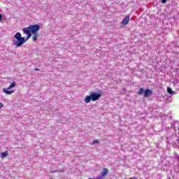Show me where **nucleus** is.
Masks as SVG:
<instances>
[{
	"label": "nucleus",
	"instance_id": "1",
	"mask_svg": "<svg viewBox=\"0 0 179 179\" xmlns=\"http://www.w3.org/2000/svg\"><path fill=\"white\" fill-rule=\"evenodd\" d=\"M38 30H40L39 24L30 25L29 27L23 28V34H26L27 38H24V37H22V34H20V32H17L14 36L17 41L13 43V45H16V47H22V45H23V44L26 43L30 37H31V34H36Z\"/></svg>",
	"mask_w": 179,
	"mask_h": 179
},
{
	"label": "nucleus",
	"instance_id": "2",
	"mask_svg": "<svg viewBox=\"0 0 179 179\" xmlns=\"http://www.w3.org/2000/svg\"><path fill=\"white\" fill-rule=\"evenodd\" d=\"M101 97V94L100 93H96V92H91L90 96H86L84 101L86 103V104H88V103L92 100V101H96L99 100Z\"/></svg>",
	"mask_w": 179,
	"mask_h": 179
},
{
	"label": "nucleus",
	"instance_id": "3",
	"mask_svg": "<svg viewBox=\"0 0 179 179\" xmlns=\"http://www.w3.org/2000/svg\"><path fill=\"white\" fill-rule=\"evenodd\" d=\"M152 93L153 92H152L151 90L147 89L144 92V97H150V96H152Z\"/></svg>",
	"mask_w": 179,
	"mask_h": 179
},
{
	"label": "nucleus",
	"instance_id": "4",
	"mask_svg": "<svg viewBox=\"0 0 179 179\" xmlns=\"http://www.w3.org/2000/svg\"><path fill=\"white\" fill-rule=\"evenodd\" d=\"M128 23H129V15L126 16L122 22V24H123V26H127V24H128Z\"/></svg>",
	"mask_w": 179,
	"mask_h": 179
},
{
	"label": "nucleus",
	"instance_id": "5",
	"mask_svg": "<svg viewBox=\"0 0 179 179\" xmlns=\"http://www.w3.org/2000/svg\"><path fill=\"white\" fill-rule=\"evenodd\" d=\"M108 173V169L107 168H103L101 176L102 177H106V176H107Z\"/></svg>",
	"mask_w": 179,
	"mask_h": 179
},
{
	"label": "nucleus",
	"instance_id": "6",
	"mask_svg": "<svg viewBox=\"0 0 179 179\" xmlns=\"http://www.w3.org/2000/svg\"><path fill=\"white\" fill-rule=\"evenodd\" d=\"M3 93H5L6 94H12L13 93H15V90L10 91V90H8L6 89H3Z\"/></svg>",
	"mask_w": 179,
	"mask_h": 179
},
{
	"label": "nucleus",
	"instance_id": "7",
	"mask_svg": "<svg viewBox=\"0 0 179 179\" xmlns=\"http://www.w3.org/2000/svg\"><path fill=\"white\" fill-rule=\"evenodd\" d=\"M9 154L8 153V151H6L4 152L1 153V159H5V157H8V155Z\"/></svg>",
	"mask_w": 179,
	"mask_h": 179
},
{
	"label": "nucleus",
	"instance_id": "8",
	"mask_svg": "<svg viewBox=\"0 0 179 179\" xmlns=\"http://www.w3.org/2000/svg\"><path fill=\"white\" fill-rule=\"evenodd\" d=\"M15 86H16V83H15V82H13V83L10 85V86L8 87V90H9L13 88V87H15Z\"/></svg>",
	"mask_w": 179,
	"mask_h": 179
},
{
	"label": "nucleus",
	"instance_id": "9",
	"mask_svg": "<svg viewBox=\"0 0 179 179\" xmlns=\"http://www.w3.org/2000/svg\"><path fill=\"white\" fill-rule=\"evenodd\" d=\"M144 92H145V90H143V88H140L138 90V94H139V96H142Z\"/></svg>",
	"mask_w": 179,
	"mask_h": 179
},
{
	"label": "nucleus",
	"instance_id": "10",
	"mask_svg": "<svg viewBox=\"0 0 179 179\" xmlns=\"http://www.w3.org/2000/svg\"><path fill=\"white\" fill-rule=\"evenodd\" d=\"M38 35H37V33L34 34V36L32 38L33 41H37V37Z\"/></svg>",
	"mask_w": 179,
	"mask_h": 179
},
{
	"label": "nucleus",
	"instance_id": "11",
	"mask_svg": "<svg viewBox=\"0 0 179 179\" xmlns=\"http://www.w3.org/2000/svg\"><path fill=\"white\" fill-rule=\"evenodd\" d=\"M167 92H168V93H169V94H171V93H173V90H171V88H170V87H168Z\"/></svg>",
	"mask_w": 179,
	"mask_h": 179
},
{
	"label": "nucleus",
	"instance_id": "12",
	"mask_svg": "<svg viewBox=\"0 0 179 179\" xmlns=\"http://www.w3.org/2000/svg\"><path fill=\"white\" fill-rule=\"evenodd\" d=\"M95 179H104V177L101 175V176H99L96 178Z\"/></svg>",
	"mask_w": 179,
	"mask_h": 179
},
{
	"label": "nucleus",
	"instance_id": "13",
	"mask_svg": "<svg viewBox=\"0 0 179 179\" xmlns=\"http://www.w3.org/2000/svg\"><path fill=\"white\" fill-rule=\"evenodd\" d=\"M99 141L98 140H94L92 141V143L94 144V143H99Z\"/></svg>",
	"mask_w": 179,
	"mask_h": 179
},
{
	"label": "nucleus",
	"instance_id": "14",
	"mask_svg": "<svg viewBox=\"0 0 179 179\" xmlns=\"http://www.w3.org/2000/svg\"><path fill=\"white\" fill-rule=\"evenodd\" d=\"M161 2L162 3H166V2H167V0H162Z\"/></svg>",
	"mask_w": 179,
	"mask_h": 179
},
{
	"label": "nucleus",
	"instance_id": "15",
	"mask_svg": "<svg viewBox=\"0 0 179 179\" xmlns=\"http://www.w3.org/2000/svg\"><path fill=\"white\" fill-rule=\"evenodd\" d=\"M2 107H3V103H0V108H2Z\"/></svg>",
	"mask_w": 179,
	"mask_h": 179
},
{
	"label": "nucleus",
	"instance_id": "16",
	"mask_svg": "<svg viewBox=\"0 0 179 179\" xmlns=\"http://www.w3.org/2000/svg\"><path fill=\"white\" fill-rule=\"evenodd\" d=\"M1 20H2V15L1 14H0V22H1Z\"/></svg>",
	"mask_w": 179,
	"mask_h": 179
},
{
	"label": "nucleus",
	"instance_id": "17",
	"mask_svg": "<svg viewBox=\"0 0 179 179\" xmlns=\"http://www.w3.org/2000/svg\"><path fill=\"white\" fill-rule=\"evenodd\" d=\"M34 71H40V69H37V68H35V69H34Z\"/></svg>",
	"mask_w": 179,
	"mask_h": 179
}]
</instances>
